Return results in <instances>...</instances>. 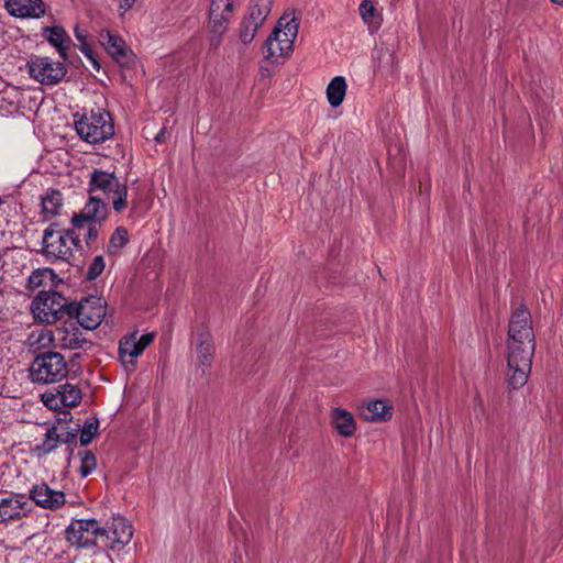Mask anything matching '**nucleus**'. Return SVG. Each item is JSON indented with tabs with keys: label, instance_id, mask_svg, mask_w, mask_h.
Listing matches in <instances>:
<instances>
[{
	"label": "nucleus",
	"instance_id": "f257e3e1",
	"mask_svg": "<svg viewBox=\"0 0 563 563\" xmlns=\"http://www.w3.org/2000/svg\"><path fill=\"white\" fill-rule=\"evenodd\" d=\"M88 194L102 195L108 199L115 213H123L130 206L135 209V202L129 201V187L114 170L92 168L88 179Z\"/></svg>",
	"mask_w": 563,
	"mask_h": 563
},
{
	"label": "nucleus",
	"instance_id": "f03ea898",
	"mask_svg": "<svg viewBox=\"0 0 563 563\" xmlns=\"http://www.w3.org/2000/svg\"><path fill=\"white\" fill-rule=\"evenodd\" d=\"M507 380L511 388L523 387L531 373L536 343L506 341Z\"/></svg>",
	"mask_w": 563,
	"mask_h": 563
},
{
	"label": "nucleus",
	"instance_id": "7ed1b4c3",
	"mask_svg": "<svg viewBox=\"0 0 563 563\" xmlns=\"http://www.w3.org/2000/svg\"><path fill=\"white\" fill-rule=\"evenodd\" d=\"M298 22L295 18H280L277 25L265 42V59L273 64H280L294 51V42L298 34Z\"/></svg>",
	"mask_w": 563,
	"mask_h": 563
},
{
	"label": "nucleus",
	"instance_id": "20e7f679",
	"mask_svg": "<svg viewBox=\"0 0 563 563\" xmlns=\"http://www.w3.org/2000/svg\"><path fill=\"white\" fill-rule=\"evenodd\" d=\"M74 125L80 139L90 144L102 143L114 134L110 113L100 109L89 113H75Z\"/></svg>",
	"mask_w": 563,
	"mask_h": 563
},
{
	"label": "nucleus",
	"instance_id": "39448f33",
	"mask_svg": "<svg viewBox=\"0 0 563 563\" xmlns=\"http://www.w3.org/2000/svg\"><path fill=\"white\" fill-rule=\"evenodd\" d=\"M79 245V238L74 230L45 229L42 240L43 254L53 261H68Z\"/></svg>",
	"mask_w": 563,
	"mask_h": 563
},
{
	"label": "nucleus",
	"instance_id": "423d86ee",
	"mask_svg": "<svg viewBox=\"0 0 563 563\" xmlns=\"http://www.w3.org/2000/svg\"><path fill=\"white\" fill-rule=\"evenodd\" d=\"M68 367L64 356L54 351L37 355L30 366V377L34 383L51 384L67 377Z\"/></svg>",
	"mask_w": 563,
	"mask_h": 563
},
{
	"label": "nucleus",
	"instance_id": "0eeeda50",
	"mask_svg": "<svg viewBox=\"0 0 563 563\" xmlns=\"http://www.w3.org/2000/svg\"><path fill=\"white\" fill-rule=\"evenodd\" d=\"M67 300L56 291H40L33 299L31 310L36 320L54 323L64 313Z\"/></svg>",
	"mask_w": 563,
	"mask_h": 563
},
{
	"label": "nucleus",
	"instance_id": "6e6552de",
	"mask_svg": "<svg viewBox=\"0 0 563 563\" xmlns=\"http://www.w3.org/2000/svg\"><path fill=\"white\" fill-rule=\"evenodd\" d=\"M104 528L96 519H79L66 529V540L77 548L95 547Z\"/></svg>",
	"mask_w": 563,
	"mask_h": 563
},
{
	"label": "nucleus",
	"instance_id": "1a4fd4ad",
	"mask_svg": "<svg viewBox=\"0 0 563 563\" xmlns=\"http://www.w3.org/2000/svg\"><path fill=\"white\" fill-rule=\"evenodd\" d=\"M30 76L36 81L52 86L58 84L66 75L64 63L49 57L36 56L27 63Z\"/></svg>",
	"mask_w": 563,
	"mask_h": 563
},
{
	"label": "nucleus",
	"instance_id": "9d476101",
	"mask_svg": "<svg viewBox=\"0 0 563 563\" xmlns=\"http://www.w3.org/2000/svg\"><path fill=\"white\" fill-rule=\"evenodd\" d=\"M239 0H211L209 8V29L211 43L220 44L221 36L227 32L234 7Z\"/></svg>",
	"mask_w": 563,
	"mask_h": 563
},
{
	"label": "nucleus",
	"instance_id": "9b49d317",
	"mask_svg": "<svg viewBox=\"0 0 563 563\" xmlns=\"http://www.w3.org/2000/svg\"><path fill=\"white\" fill-rule=\"evenodd\" d=\"M509 342L536 343V335L532 325V317L526 306L521 305L511 313L508 323Z\"/></svg>",
	"mask_w": 563,
	"mask_h": 563
},
{
	"label": "nucleus",
	"instance_id": "f8f14e48",
	"mask_svg": "<svg viewBox=\"0 0 563 563\" xmlns=\"http://www.w3.org/2000/svg\"><path fill=\"white\" fill-rule=\"evenodd\" d=\"M154 333H145L140 336L137 333H131L122 338L119 342V356L124 367H134L136 358L154 341Z\"/></svg>",
	"mask_w": 563,
	"mask_h": 563
},
{
	"label": "nucleus",
	"instance_id": "ddd939ff",
	"mask_svg": "<svg viewBox=\"0 0 563 563\" xmlns=\"http://www.w3.org/2000/svg\"><path fill=\"white\" fill-rule=\"evenodd\" d=\"M107 302L101 297L82 299L77 308V323L87 329H96L106 317Z\"/></svg>",
	"mask_w": 563,
	"mask_h": 563
},
{
	"label": "nucleus",
	"instance_id": "4468645a",
	"mask_svg": "<svg viewBox=\"0 0 563 563\" xmlns=\"http://www.w3.org/2000/svg\"><path fill=\"white\" fill-rule=\"evenodd\" d=\"M108 214V203L98 195H89L80 212L71 218V223L77 229L85 228L86 222L102 224L107 220Z\"/></svg>",
	"mask_w": 563,
	"mask_h": 563
},
{
	"label": "nucleus",
	"instance_id": "2eb2a0df",
	"mask_svg": "<svg viewBox=\"0 0 563 563\" xmlns=\"http://www.w3.org/2000/svg\"><path fill=\"white\" fill-rule=\"evenodd\" d=\"M43 404L52 410L75 407L81 400V390L73 384H64L56 390H47L41 395Z\"/></svg>",
	"mask_w": 563,
	"mask_h": 563
},
{
	"label": "nucleus",
	"instance_id": "dca6fc26",
	"mask_svg": "<svg viewBox=\"0 0 563 563\" xmlns=\"http://www.w3.org/2000/svg\"><path fill=\"white\" fill-rule=\"evenodd\" d=\"M132 536V526L123 517H113L109 526L104 528V532H102V539L111 550H121L131 541Z\"/></svg>",
	"mask_w": 563,
	"mask_h": 563
},
{
	"label": "nucleus",
	"instance_id": "f3484780",
	"mask_svg": "<svg viewBox=\"0 0 563 563\" xmlns=\"http://www.w3.org/2000/svg\"><path fill=\"white\" fill-rule=\"evenodd\" d=\"M55 345L57 349L77 350L82 349L87 339L80 329V325L70 320L62 323L55 329Z\"/></svg>",
	"mask_w": 563,
	"mask_h": 563
},
{
	"label": "nucleus",
	"instance_id": "a211bd4d",
	"mask_svg": "<svg viewBox=\"0 0 563 563\" xmlns=\"http://www.w3.org/2000/svg\"><path fill=\"white\" fill-rule=\"evenodd\" d=\"M29 501L32 500L41 508L48 510L59 509L65 505L66 498L62 490L51 488L46 483L34 485L29 492Z\"/></svg>",
	"mask_w": 563,
	"mask_h": 563
},
{
	"label": "nucleus",
	"instance_id": "6ab92c4d",
	"mask_svg": "<svg viewBox=\"0 0 563 563\" xmlns=\"http://www.w3.org/2000/svg\"><path fill=\"white\" fill-rule=\"evenodd\" d=\"M99 41L112 58L121 66H129L133 63L134 54L126 47L122 37L110 31H102L100 32Z\"/></svg>",
	"mask_w": 563,
	"mask_h": 563
},
{
	"label": "nucleus",
	"instance_id": "aec40b11",
	"mask_svg": "<svg viewBox=\"0 0 563 563\" xmlns=\"http://www.w3.org/2000/svg\"><path fill=\"white\" fill-rule=\"evenodd\" d=\"M32 511V504L24 494H11L0 500V517L2 521L18 520Z\"/></svg>",
	"mask_w": 563,
	"mask_h": 563
},
{
	"label": "nucleus",
	"instance_id": "412c9836",
	"mask_svg": "<svg viewBox=\"0 0 563 563\" xmlns=\"http://www.w3.org/2000/svg\"><path fill=\"white\" fill-rule=\"evenodd\" d=\"M5 8L16 18H40L45 13L42 0H5Z\"/></svg>",
	"mask_w": 563,
	"mask_h": 563
},
{
	"label": "nucleus",
	"instance_id": "4be33fe9",
	"mask_svg": "<svg viewBox=\"0 0 563 563\" xmlns=\"http://www.w3.org/2000/svg\"><path fill=\"white\" fill-rule=\"evenodd\" d=\"M331 423L336 432L344 438L352 437L356 431L354 416L346 409L335 407L331 410Z\"/></svg>",
	"mask_w": 563,
	"mask_h": 563
},
{
	"label": "nucleus",
	"instance_id": "5701e85b",
	"mask_svg": "<svg viewBox=\"0 0 563 563\" xmlns=\"http://www.w3.org/2000/svg\"><path fill=\"white\" fill-rule=\"evenodd\" d=\"M361 416L367 421H386L393 416V406L377 399L362 407Z\"/></svg>",
	"mask_w": 563,
	"mask_h": 563
},
{
	"label": "nucleus",
	"instance_id": "b1692460",
	"mask_svg": "<svg viewBox=\"0 0 563 563\" xmlns=\"http://www.w3.org/2000/svg\"><path fill=\"white\" fill-rule=\"evenodd\" d=\"M44 36L57 49L63 59H67V51L70 47L71 40L66 31L60 26L44 29Z\"/></svg>",
	"mask_w": 563,
	"mask_h": 563
},
{
	"label": "nucleus",
	"instance_id": "393cba45",
	"mask_svg": "<svg viewBox=\"0 0 563 563\" xmlns=\"http://www.w3.org/2000/svg\"><path fill=\"white\" fill-rule=\"evenodd\" d=\"M27 343L34 351L57 349L55 345V330L43 328L32 331L27 338Z\"/></svg>",
	"mask_w": 563,
	"mask_h": 563
},
{
	"label": "nucleus",
	"instance_id": "a878e982",
	"mask_svg": "<svg viewBox=\"0 0 563 563\" xmlns=\"http://www.w3.org/2000/svg\"><path fill=\"white\" fill-rule=\"evenodd\" d=\"M75 437L76 435L74 433L67 431L59 432L58 428L55 426L49 427L46 430L45 439L43 440L42 444L37 446V450L44 454H48L54 451L59 443L69 442Z\"/></svg>",
	"mask_w": 563,
	"mask_h": 563
},
{
	"label": "nucleus",
	"instance_id": "bb28decb",
	"mask_svg": "<svg viewBox=\"0 0 563 563\" xmlns=\"http://www.w3.org/2000/svg\"><path fill=\"white\" fill-rule=\"evenodd\" d=\"M63 195L60 191L55 189H49L42 198V213L45 220H51L52 218L59 214L60 209L63 208Z\"/></svg>",
	"mask_w": 563,
	"mask_h": 563
},
{
	"label": "nucleus",
	"instance_id": "cd10ccee",
	"mask_svg": "<svg viewBox=\"0 0 563 563\" xmlns=\"http://www.w3.org/2000/svg\"><path fill=\"white\" fill-rule=\"evenodd\" d=\"M347 85L343 76H335L327 86L325 95L328 102L332 108H338L342 104Z\"/></svg>",
	"mask_w": 563,
	"mask_h": 563
},
{
	"label": "nucleus",
	"instance_id": "c85d7f7f",
	"mask_svg": "<svg viewBox=\"0 0 563 563\" xmlns=\"http://www.w3.org/2000/svg\"><path fill=\"white\" fill-rule=\"evenodd\" d=\"M273 0H251L245 19L263 25L272 10Z\"/></svg>",
	"mask_w": 563,
	"mask_h": 563
},
{
	"label": "nucleus",
	"instance_id": "c756f323",
	"mask_svg": "<svg viewBox=\"0 0 563 563\" xmlns=\"http://www.w3.org/2000/svg\"><path fill=\"white\" fill-rule=\"evenodd\" d=\"M358 11L363 22L368 26L369 32H375L379 29L382 19L373 1H362Z\"/></svg>",
	"mask_w": 563,
	"mask_h": 563
},
{
	"label": "nucleus",
	"instance_id": "7c9ffc66",
	"mask_svg": "<svg viewBox=\"0 0 563 563\" xmlns=\"http://www.w3.org/2000/svg\"><path fill=\"white\" fill-rule=\"evenodd\" d=\"M56 274L52 268H38L30 275L27 279V287L31 290H34L44 286H53Z\"/></svg>",
	"mask_w": 563,
	"mask_h": 563
},
{
	"label": "nucleus",
	"instance_id": "2f4dec72",
	"mask_svg": "<svg viewBox=\"0 0 563 563\" xmlns=\"http://www.w3.org/2000/svg\"><path fill=\"white\" fill-rule=\"evenodd\" d=\"M22 92L16 87L5 89L1 95L0 111L14 113L19 110Z\"/></svg>",
	"mask_w": 563,
	"mask_h": 563
},
{
	"label": "nucleus",
	"instance_id": "473e14b6",
	"mask_svg": "<svg viewBox=\"0 0 563 563\" xmlns=\"http://www.w3.org/2000/svg\"><path fill=\"white\" fill-rule=\"evenodd\" d=\"M214 357V345L209 338L200 339L197 346V361L202 367L211 366Z\"/></svg>",
	"mask_w": 563,
	"mask_h": 563
},
{
	"label": "nucleus",
	"instance_id": "72a5a7b5",
	"mask_svg": "<svg viewBox=\"0 0 563 563\" xmlns=\"http://www.w3.org/2000/svg\"><path fill=\"white\" fill-rule=\"evenodd\" d=\"M129 243V232L124 227H118L109 240V254H120L122 249Z\"/></svg>",
	"mask_w": 563,
	"mask_h": 563
},
{
	"label": "nucleus",
	"instance_id": "f704fd0d",
	"mask_svg": "<svg viewBox=\"0 0 563 563\" xmlns=\"http://www.w3.org/2000/svg\"><path fill=\"white\" fill-rule=\"evenodd\" d=\"M260 27L261 25L243 18L240 24V42L245 46L251 44Z\"/></svg>",
	"mask_w": 563,
	"mask_h": 563
},
{
	"label": "nucleus",
	"instance_id": "c9c22d12",
	"mask_svg": "<svg viewBox=\"0 0 563 563\" xmlns=\"http://www.w3.org/2000/svg\"><path fill=\"white\" fill-rule=\"evenodd\" d=\"M75 36L78 40V42H80V46H79L80 52L92 63L93 68L98 70L100 68V65H99L98 60L96 59V57L93 56V52H92L90 45L86 42V40H87L86 32L77 26L75 29Z\"/></svg>",
	"mask_w": 563,
	"mask_h": 563
},
{
	"label": "nucleus",
	"instance_id": "e433bc0d",
	"mask_svg": "<svg viewBox=\"0 0 563 563\" xmlns=\"http://www.w3.org/2000/svg\"><path fill=\"white\" fill-rule=\"evenodd\" d=\"M80 455V474L82 477H87L97 467L96 456L90 451H84Z\"/></svg>",
	"mask_w": 563,
	"mask_h": 563
},
{
	"label": "nucleus",
	"instance_id": "4c0bfd02",
	"mask_svg": "<svg viewBox=\"0 0 563 563\" xmlns=\"http://www.w3.org/2000/svg\"><path fill=\"white\" fill-rule=\"evenodd\" d=\"M106 267V262L102 255L96 256L90 263L88 271L86 273V278L88 280L97 279Z\"/></svg>",
	"mask_w": 563,
	"mask_h": 563
},
{
	"label": "nucleus",
	"instance_id": "58836bf2",
	"mask_svg": "<svg viewBox=\"0 0 563 563\" xmlns=\"http://www.w3.org/2000/svg\"><path fill=\"white\" fill-rule=\"evenodd\" d=\"M98 431V421H88L84 424V428L80 433V443L82 445H87L91 442L92 438L96 435Z\"/></svg>",
	"mask_w": 563,
	"mask_h": 563
},
{
	"label": "nucleus",
	"instance_id": "ea45409f",
	"mask_svg": "<svg viewBox=\"0 0 563 563\" xmlns=\"http://www.w3.org/2000/svg\"><path fill=\"white\" fill-rule=\"evenodd\" d=\"M100 225L101 224L99 223L86 222L85 227H87L88 231L85 235V241L87 245L90 246L92 243L97 241Z\"/></svg>",
	"mask_w": 563,
	"mask_h": 563
},
{
	"label": "nucleus",
	"instance_id": "a19ab883",
	"mask_svg": "<svg viewBox=\"0 0 563 563\" xmlns=\"http://www.w3.org/2000/svg\"><path fill=\"white\" fill-rule=\"evenodd\" d=\"M135 2L136 0H119L120 14L123 15L134 5Z\"/></svg>",
	"mask_w": 563,
	"mask_h": 563
},
{
	"label": "nucleus",
	"instance_id": "79ce46f5",
	"mask_svg": "<svg viewBox=\"0 0 563 563\" xmlns=\"http://www.w3.org/2000/svg\"><path fill=\"white\" fill-rule=\"evenodd\" d=\"M155 141L162 143L165 141V129H162L155 136Z\"/></svg>",
	"mask_w": 563,
	"mask_h": 563
},
{
	"label": "nucleus",
	"instance_id": "37998d69",
	"mask_svg": "<svg viewBox=\"0 0 563 563\" xmlns=\"http://www.w3.org/2000/svg\"><path fill=\"white\" fill-rule=\"evenodd\" d=\"M551 2H553L555 4H560V5L563 4V0H551Z\"/></svg>",
	"mask_w": 563,
	"mask_h": 563
}]
</instances>
